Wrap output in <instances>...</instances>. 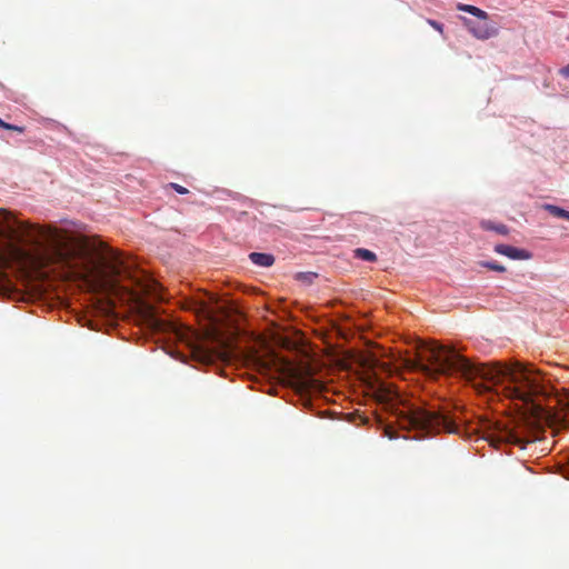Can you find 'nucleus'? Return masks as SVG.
<instances>
[{"label": "nucleus", "mask_w": 569, "mask_h": 569, "mask_svg": "<svg viewBox=\"0 0 569 569\" xmlns=\"http://www.w3.org/2000/svg\"><path fill=\"white\" fill-rule=\"evenodd\" d=\"M0 261H14L34 270L54 267L98 290H116L120 278L130 279L142 292L156 295L154 281L142 283L130 260L111 248L90 249L64 230L21 224L0 228Z\"/></svg>", "instance_id": "1"}, {"label": "nucleus", "mask_w": 569, "mask_h": 569, "mask_svg": "<svg viewBox=\"0 0 569 569\" xmlns=\"http://www.w3.org/2000/svg\"><path fill=\"white\" fill-rule=\"evenodd\" d=\"M169 187L172 188L179 194H187L189 192L187 188L174 182L169 183Z\"/></svg>", "instance_id": "14"}, {"label": "nucleus", "mask_w": 569, "mask_h": 569, "mask_svg": "<svg viewBox=\"0 0 569 569\" xmlns=\"http://www.w3.org/2000/svg\"><path fill=\"white\" fill-rule=\"evenodd\" d=\"M428 23L436 30H438L439 32H442V24L435 21V20H428Z\"/></svg>", "instance_id": "15"}, {"label": "nucleus", "mask_w": 569, "mask_h": 569, "mask_svg": "<svg viewBox=\"0 0 569 569\" xmlns=\"http://www.w3.org/2000/svg\"><path fill=\"white\" fill-rule=\"evenodd\" d=\"M495 251L513 260H527L531 254L525 250L508 244H496Z\"/></svg>", "instance_id": "6"}, {"label": "nucleus", "mask_w": 569, "mask_h": 569, "mask_svg": "<svg viewBox=\"0 0 569 569\" xmlns=\"http://www.w3.org/2000/svg\"><path fill=\"white\" fill-rule=\"evenodd\" d=\"M480 266L489 269V270H492V271H497V272H505L506 271V268L505 266L496 262V261H481L479 263Z\"/></svg>", "instance_id": "13"}, {"label": "nucleus", "mask_w": 569, "mask_h": 569, "mask_svg": "<svg viewBox=\"0 0 569 569\" xmlns=\"http://www.w3.org/2000/svg\"><path fill=\"white\" fill-rule=\"evenodd\" d=\"M465 26L473 37L480 40H487L498 34V26L488 18L473 21L462 18Z\"/></svg>", "instance_id": "5"}, {"label": "nucleus", "mask_w": 569, "mask_h": 569, "mask_svg": "<svg viewBox=\"0 0 569 569\" xmlns=\"http://www.w3.org/2000/svg\"><path fill=\"white\" fill-rule=\"evenodd\" d=\"M416 367L430 377L459 375L471 381L482 379L487 390L495 389L506 398L521 403L523 418L533 419L535 423L548 421L559 400L549 392L548 387L533 370L517 362L476 365L453 349L442 345L421 346Z\"/></svg>", "instance_id": "2"}, {"label": "nucleus", "mask_w": 569, "mask_h": 569, "mask_svg": "<svg viewBox=\"0 0 569 569\" xmlns=\"http://www.w3.org/2000/svg\"><path fill=\"white\" fill-rule=\"evenodd\" d=\"M249 259L253 264L263 268H269L274 263V257L271 253L251 252Z\"/></svg>", "instance_id": "7"}, {"label": "nucleus", "mask_w": 569, "mask_h": 569, "mask_svg": "<svg viewBox=\"0 0 569 569\" xmlns=\"http://www.w3.org/2000/svg\"><path fill=\"white\" fill-rule=\"evenodd\" d=\"M457 8L460 11H465V12H468V13L477 17L478 19L488 18V13L486 11L481 10L478 7L471 6V4L459 3Z\"/></svg>", "instance_id": "10"}, {"label": "nucleus", "mask_w": 569, "mask_h": 569, "mask_svg": "<svg viewBox=\"0 0 569 569\" xmlns=\"http://www.w3.org/2000/svg\"><path fill=\"white\" fill-rule=\"evenodd\" d=\"M480 227L483 230L495 231L501 236H507L509 233V228L503 223H497L491 220H482L480 222Z\"/></svg>", "instance_id": "8"}, {"label": "nucleus", "mask_w": 569, "mask_h": 569, "mask_svg": "<svg viewBox=\"0 0 569 569\" xmlns=\"http://www.w3.org/2000/svg\"><path fill=\"white\" fill-rule=\"evenodd\" d=\"M485 439L495 448H500L502 445H512L521 449L531 440L523 433L521 427H510L502 421H496L489 425Z\"/></svg>", "instance_id": "4"}, {"label": "nucleus", "mask_w": 569, "mask_h": 569, "mask_svg": "<svg viewBox=\"0 0 569 569\" xmlns=\"http://www.w3.org/2000/svg\"><path fill=\"white\" fill-rule=\"evenodd\" d=\"M542 208L546 211H548L551 216L569 221V211H567L558 206L549 204V203L543 204Z\"/></svg>", "instance_id": "11"}, {"label": "nucleus", "mask_w": 569, "mask_h": 569, "mask_svg": "<svg viewBox=\"0 0 569 569\" xmlns=\"http://www.w3.org/2000/svg\"><path fill=\"white\" fill-rule=\"evenodd\" d=\"M0 128H3V129L10 128V123L4 122V121L0 118Z\"/></svg>", "instance_id": "19"}, {"label": "nucleus", "mask_w": 569, "mask_h": 569, "mask_svg": "<svg viewBox=\"0 0 569 569\" xmlns=\"http://www.w3.org/2000/svg\"><path fill=\"white\" fill-rule=\"evenodd\" d=\"M386 436H388L390 439L396 438L393 431L390 428L386 429Z\"/></svg>", "instance_id": "18"}, {"label": "nucleus", "mask_w": 569, "mask_h": 569, "mask_svg": "<svg viewBox=\"0 0 569 569\" xmlns=\"http://www.w3.org/2000/svg\"><path fill=\"white\" fill-rule=\"evenodd\" d=\"M398 425L405 430H416L419 432L417 438L427 435L446 431L448 433L458 432V425L450 415L443 410H432L426 408L411 407L400 413Z\"/></svg>", "instance_id": "3"}, {"label": "nucleus", "mask_w": 569, "mask_h": 569, "mask_svg": "<svg viewBox=\"0 0 569 569\" xmlns=\"http://www.w3.org/2000/svg\"><path fill=\"white\" fill-rule=\"evenodd\" d=\"M355 257L365 261L373 262L377 260V256L375 252L365 249V248H358L355 251Z\"/></svg>", "instance_id": "12"}, {"label": "nucleus", "mask_w": 569, "mask_h": 569, "mask_svg": "<svg viewBox=\"0 0 569 569\" xmlns=\"http://www.w3.org/2000/svg\"><path fill=\"white\" fill-rule=\"evenodd\" d=\"M457 8L460 11H465V12H468V13L477 17L478 19L488 18V13L486 11L481 10L478 7L471 6V4L459 3Z\"/></svg>", "instance_id": "9"}, {"label": "nucleus", "mask_w": 569, "mask_h": 569, "mask_svg": "<svg viewBox=\"0 0 569 569\" xmlns=\"http://www.w3.org/2000/svg\"><path fill=\"white\" fill-rule=\"evenodd\" d=\"M7 130H12V131H17L19 133H22L24 131V128L16 126V124H10V128H7Z\"/></svg>", "instance_id": "16"}, {"label": "nucleus", "mask_w": 569, "mask_h": 569, "mask_svg": "<svg viewBox=\"0 0 569 569\" xmlns=\"http://www.w3.org/2000/svg\"><path fill=\"white\" fill-rule=\"evenodd\" d=\"M560 73L565 77V78H569V64L565 66L563 68L560 69Z\"/></svg>", "instance_id": "17"}]
</instances>
